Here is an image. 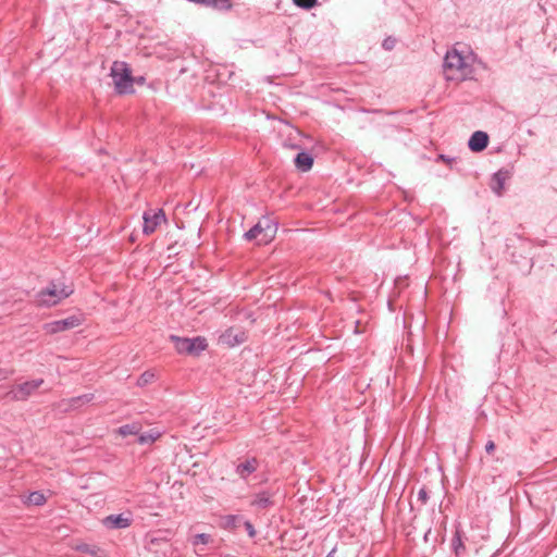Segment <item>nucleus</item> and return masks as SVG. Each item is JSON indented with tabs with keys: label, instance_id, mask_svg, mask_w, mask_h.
Returning a JSON list of instances; mask_svg holds the SVG:
<instances>
[{
	"label": "nucleus",
	"instance_id": "obj_27",
	"mask_svg": "<svg viewBox=\"0 0 557 557\" xmlns=\"http://www.w3.org/2000/svg\"><path fill=\"white\" fill-rule=\"evenodd\" d=\"M418 500L421 502V504H426L429 500V494L425 487H421L418 492Z\"/></svg>",
	"mask_w": 557,
	"mask_h": 557
},
{
	"label": "nucleus",
	"instance_id": "obj_13",
	"mask_svg": "<svg viewBox=\"0 0 557 557\" xmlns=\"http://www.w3.org/2000/svg\"><path fill=\"white\" fill-rule=\"evenodd\" d=\"M488 145V135L485 132L476 131L472 134L469 139V149L473 152H480L484 150Z\"/></svg>",
	"mask_w": 557,
	"mask_h": 557
},
{
	"label": "nucleus",
	"instance_id": "obj_2",
	"mask_svg": "<svg viewBox=\"0 0 557 557\" xmlns=\"http://www.w3.org/2000/svg\"><path fill=\"white\" fill-rule=\"evenodd\" d=\"M71 285L61 282H51L46 288L36 294V304L39 307H52L73 294Z\"/></svg>",
	"mask_w": 557,
	"mask_h": 557
},
{
	"label": "nucleus",
	"instance_id": "obj_33",
	"mask_svg": "<svg viewBox=\"0 0 557 557\" xmlns=\"http://www.w3.org/2000/svg\"><path fill=\"white\" fill-rule=\"evenodd\" d=\"M135 81H134V84H138V85H143L145 83V77L144 76H138V77H134Z\"/></svg>",
	"mask_w": 557,
	"mask_h": 557
},
{
	"label": "nucleus",
	"instance_id": "obj_16",
	"mask_svg": "<svg viewBox=\"0 0 557 557\" xmlns=\"http://www.w3.org/2000/svg\"><path fill=\"white\" fill-rule=\"evenodd\" d=\"M75 549L77 552L90 555L91 557H102V555H103V552L98 546L86 544V543L78 544L75 547Z\"/></svg>",
	"mask_w": 557,
	"mask_h": 557
},
{
	"label": "nucleus",
	"instance_id": "obj_21",
	"mask_svg": "<svg viewBox=\"0 0 557 557\" xmlns=\"http://www.w3.org/2000/svg\"><path fill=\"white\" fill-rule=\"evenodd\" d=\"M140 426L137 423L125 424L119 428L117 432L122 436L138 434Z\"/></svg>",
	"mask_w": 557,
	"mask_h": 557
},
{
	"label": "nucleus",
	"instance_id": "obj_17",
	"mask_svg": "<svg viewBox=\"0 0 557 557\" xmlns=\"http://www.w3.org/2000/svg\"><path fill=\"white\" fill-rule=\"evenodd\" d=\"M505 180H506V173L503 172V171H498L496 172L494 175H493V185H492V189L494 190L495 194H497L498 196L502 195V191L504 189V184H505Z\"/></svg>",
	"mask_w": 557,
	"mask_h": 557
},
{
	"label": "nucleus",
	"instance_id": "obj_8",
	"mask_svg": "<svg viewBox=\"0 0 557 557\" xmlns=\"http://www.w3.org/2000/svg\"><path fill=\"white\" fill-rule=\"evenodd\" d=\"M143 220V233L145 235H151L162 223L166 222V216L162 209H148L144 212Z\"/></svg>",
	"mask_w": 557,
	"mask_h": 557
},
{
	"label": "nucleus",
	"instance_id": "obj_24",
	"mask_svg": "<svg viewBox=\"0 0 557 557\" xmlns=\"http://www.w3.org/2000/svg\"><path fill=\"white\" fill-rule=\"evenodd\" d=\"M453 548L456 553V555H460L465 550V545L461 541L460 532L456 531L454 539L451 541Z\"/></svg>",
	"mask_w": 557,
	"mask_h": 557
},
{
	"label": "nucleus",
	"instance_id": "obj_18",
	"mask_svg": "<svg viewBox=\"0 0 557 557\" xmlns=\"http://www.w3.org/2000/svg\"><path fill=\"white\" fill-rule=\"evenodd\" d=\"M94 397V394H84L77 397H73L67 401L69 408L76 409L84 404L90 403Z\"/></svg>",
	"mask_w": 557,
	"mask_h": 557
},
{
	"label": "nucleus",
	"instance_id": "obj_23",
	"mask_svg": "<svg viewBox=\"0 0 557 557\" xmlns=\"http://www.w3.org/2000/svg\"><path fill=\"white\" fill-rule=\"evenodd\" d=\"M212 541L211 535L207 533H199L193 536L191 544L196 547L199 544L207 545Z\"/></svg>",
	"mask_w": 557,
	"mask_h": 557
},
{
	"label": "nucleus",
	"instance_id": "obj_1",
	"mask_svg": "<svg viewBox=\"0 0 557 557\" xmlns=\"http://www.w3.org/2000/svg\"><path fill=\"white\" fill-rule=\"evenodd\" d=\"M444 76L447 81L463 82L473 78L474 67L470 55H462L456 48L444 58Z\"/></svg>",
	"mask_w": 557,
	"mask_h": 557
},
{
	"label": "nucleus",
	"instance_id": "obj_28",
	"mask_svg": "<svg viewBox=\"0 0 557 557\" xmlns=\"http://www.w3.org/2000/svg\"><path fill=\"white\" fill-rule=\"evenodd\" d=\"M244 527H245L249 537L253 539L257 534V531H256L255 527L252 525V523L250 521H245Z\"/></svg>",
	"mask_w": 557,
	"mask_h": 557
},
{
	"label": "nucleus",
	"instance_id": "obj_9",
	"mask_svg": "<svg viewBox=\"0 0 557 557\" xmlns=\"http://www.w3.org/2000/svg\"><path fill=\"white\" fill-rule=\"evenodd\" d=\"M82 324V319L77 315H71L69 318L52 321L44 324V330L48 334H57L67 330L75 329Z\"/></svg>",
	"mask_w": 557,
	"mask_h": 557
},
{
	"label": "nucleus",
	"instance_id": "obj_22",
	"mask_svg": "<svg viewBox=\"0 0 557 557\" xmlns=\"http://www.w3.org/2000/svg\"><path fill=\"white\" fill-rule=\"evenodd\" d=\"M239 517L236 515H227L223 517L222 525L227 530H235L238 527Z\"/></svg>",
	"mask_w": 557,
	"mask_h": 557
},
{
	"label": "nucleus",
	"instance_id": "obj_10",
	"mask_svg": "<svg viewBox=\"0 0 557 557\" xmlns=\"http://www.w3.org/2000/svg\"><path fill=\"white\" fill-rule=\"evenodd\" d=\"M247 341V334L242 327L232 326L219 336V343L227 347L240 345Z\"/></svg>",
	"mask_w": 557,
	"mask_h": 557
},
{
	"label": "nucleus",
	"instance_id": "obj_20",
	"mask_svg": "<svg viewBox=\"0 0 557 557\" xmlns=\"http://www.w3.org/2000/svg\"><path fill=\"white\" fill-rule=\"evenodd\" d=\"M47 502L46 496L41 492H32L26 500L27 505L42 506Z\"/></svg>",
	"mask_w": 557,
	"mask_h": 557
},
{
	"label": "nucleus",
	"instance_id": "obj_31",
	"mask_svg": "<svg viewBox=\"0 0 557 557\" xmlns=\"http://www.w3.org/2000/svg\"><path fill=\"white\" fill-rule=\"evenodd\" d=\"M438 160H441V161H443V162H446V163L450 164L455 159H454V158H449V157H447V156H445V154H438V157H437V161H438Z\"/></svg>",
	"mask_w": 557,
	"mask_h": 557
},
{
	"label": "nucleus",
	"instance_id": "obj_32",
	"mask_svg": "<svg viewBox=\"0 0 557 557\" xmlns=\"http://www.w3.org/2000/svg\"><path fill=\"white\" fill-rule=\"evenodd\" d=\"M393 46H394V40L385 39V40L383 41V47H384L385 49H392V48H393Z\"/></svg>",
	"mask_w": 557,
	"mask_h": 557
},
{
	"label": "nucleus",
	"instance_id": "obj_15",
	"mask_svg": "<svg viewBox=\"0 0 557 557\" xmlns=\"http://www.w3.org/2000/svg\"><path fill=\"white\" fill-rule=\"evenodd\" d=\"M313 165V158L310 153L300 151L295 158V166L301 172H308Z\"/></svg>",
	"mask_w": 557,
	"mask_h": 557
},
{
	"label": "nucleus",
	"instance_id": "obj_12",
	"mask_svg": "<svg viewBox=\"0 0 557 557\" xmlns=\"http://www.w3.org/2000/svg\"><path fill=\"white\" fill-rule=\"evenodd\" d=\"M131 523L132 518L129 515L125 516L124 513L110 515L103 520V524L109 529H125L128 528Z\"/></svg>",
	"mask_w": 557,
	"mask_h": 557
},
{
	"label": "nucleus",
	"instance_id": "obj_5",
	"mask_svg": "<svg viewBox=\"0 0 557 557\" xmlns=\"http://www.w3.org/2000/svg\"><path fill=\"white\" fill-rule=\"evenodd\" d=\"M146 548L157 557H177V549L165 537L150 536L147 540Z\"/></svg>",
	"mask_w": 557,
	"mask_h": 557
},
{
	"label": "nucleus",
	"instance_id": "obj_11",
	"mask_svg": "<svg viewBox=\"0 0 557 557\" xmlns=\"http://www.w3.org/2000/svg\"><path fill=\"white\" fill-rule=\"evenodd\" d=\"M273 493L270 491H262L252 496L250 506L259 510L268 509L274 506Z\"/></svg>",
	"mask_w": 557,
	"mask_h": 557
},
{
	"label": "nucleus",
	"instance_id": "obj_26",
	"mask_svg": "<svg viewBox=\"0 0 557 557\" xmlns=\"http://www.w3.org/2000/svg\"><path fill=\"white\" fill-rule=\"evenodd\" d=\"M293 1L297 7L309 10L317 4L318 0H293Z\"/></svg>",
	"mask_w": 557,
	"mask_h": 557
},
{
	"label": "nucleus",
	"instance_id": "obj_4",
	"mask_svg": "<svg viewBox=\"0 0 557 557\" xmlns=\"http://www.w3.org/2000/svg\"><path fill=\"white\" fill-rule=\"evenodd\" d=\"M170 339L178 354L198 355L208 346L206 339L200 336L187 338L171 335Z\"/></svg>",
	"mask_w": 557,
	"mask_h": 557
},
{
	"label": "nucleus",
	"instance_id": "obj_34",
	"mask_svg": "<svg viewBox=\"0 0 557 557\" xmlns=\"http://www.w3.org/2000/svg\"><path fill=\"white\" fill-rule=\"evenodd\" d=\"M268 221H270V220L265 219L264 221H261L263 223V226H268Z\"/></svg>",
	"mask_w": 557,
	"mask_h": 557
},
{
	"label": "nucleus",
	"instance_id": "obj_35",
	"mask_svg": "<svg viewBox=\"0 0 557 557\" xmlns=\"http://www.w3.org/2000/svg\"><path fill=\"white\" fill-rule=\"evenodd\" d=\"M332 553H333V552H331V553H330L327 556H325V557H333V556H332Z\"/></svg>",
	"mask_w": 557,
	"mask_h": 557
},
{
	"label": "nucleus",
	"instance_id": "obj_25",
	"mask_svg": "<svg viewBox=\"0 0 557 557\" xmlns=\"http://www.w3.org/2000/svg\"><path fill=\"white\" fill-rule=\"evenodd\" d=\"M154 379V374L152 372L146 371L144 372L137 380L138 386H145L149 384Z\"/></svg>",
	"mask_w": 557,
	"mask_h": 557
},
{
	"label": "nucleus",
	"instance_id": "obj_14",
	"mask_svg": "<svg viewBox=\"0 0 557 557\" xmlns=\"http://www.w3.org/2000/svg\"><path fill=\"white\" fill-rule=\"evenodd\" d=\"M258 466H259V462L255 457L247 459L244 462H240L236 467V473L242 479H247L251 473H253L258 469Z\"/></svg>",
	"mask_w": 557,
	"mask_h": 557
},
{
	"label": "nucleus",
	"instance_id": "obj_30",
	"mask_svg": "<svg viewBox=\"0 0 557 557\" xmlns=\"http://www.w3.org/2000/svg\"><path fill=\"white\" fill-rule=\"evenodd\" d=\"M495 448H496V445L493 441H488L486 444H485V451L487 454H493L495 451Z\"/></svg>",
	"mask_w": 557,
	"mask_h": 557
},
{
	"label": "nucleus",
	"instance_id": "obj_7",
	"mask_svg": "<svg viewBox=\"0 0 557 557\" xmlns=\"http://www.w3.org/2000/svg\"><path fill=\"white\" fill-rule=\"evenodd\" d=\"M42 379H36L17 384L13 389L8 393V396L14 401L27 400L41 385Z\"/></svg>",
	"mask_w": 557,
	"mask_h": 557
},
{
	"label": "nucleus",
	"instance_id": "obj_19",
	"mask_svg": "<svg viewBox=\"0 0 557 557\" xmlns=\"http://www.w3.org/2000/svg\"><path fill=\"white\" fill-rule=\"evenodd\" d=\"M161 436V433L157 430H150L148 432L141 433L138 436V443L141 445L151 444L156 442Z\"/></svg>",
	"mask_w": 557,
	"mask_h": 557
},
{
	"label": "nucleus",
	"instance_id": "obj_29",
	"mask_svg": "<svg viewBox=\"0 0 557 557\" xmlns=\"http://www.w3.org/2000/svg\"><path fill=\"white\" fill-rule=\"evenodd\" d=\"M13 373L14 370L0 369V381L8 380Z\"/></svg>",
	"mask_w": 557,
	"mask_h": 557
},
{
	"label": "nucleus",
	"instance_id": "obj_6",
	"mask_svg": "<svg viewBox=\"0 0 557 557\" xmlns=\"http://www.w3.org/2000/svg\"><path fill=\"white\" fill-rule=\"evenodd\" d=\"M277 231V225L272 221H268V226H263L262 222H258L248 232L245 233L247 240L258 239V244L270 243Z\"/></svg>",
	"mask_w": 557,
	"mask_h": 557
},
{
	"label": "nucleus",
	"instance_id": "obj_3",
	"mask_svg": "<svg viewBox=\"0 0 557 557\" xmlns=\"http://www.w3.org/2000/svg\"><path fill=\"white\" fill-rule=\"evenodd\" d=\"M111 76L117 94L126 95L134 92V76H132L128 64L123 61H114L111 66Z\"/></svg>",
	"mask_w": 557,
	"mask_h": 557
},
{
	"label": "nucleus",
	"instance_id": "obj_36",
	"mask_svg": "<svg viewBox=\"0 0 557 557\" xmlns=\"http://www.w3.org/2000/svg\"><path fill=\"white\" fill-rule=\"evenodd\" d=\"M556 557H557V555H556Z\"/></svg>",
	"mask_w": 557,
	"mask_h": 557
}]
</instances>
